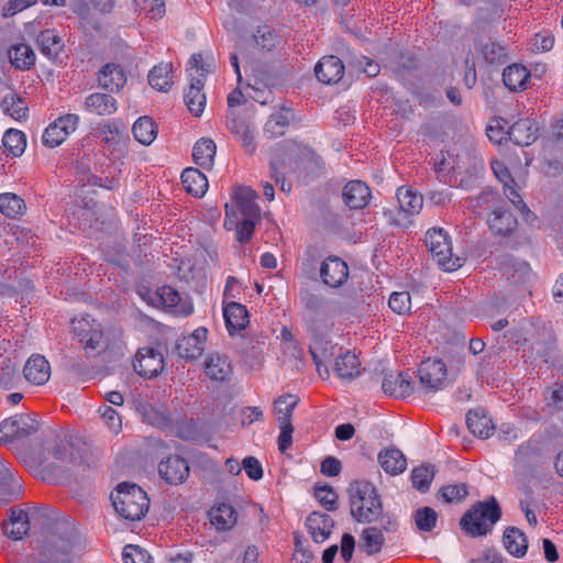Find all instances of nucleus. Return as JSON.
Here are the masks:
<instances>
[{
    "label": "nucleus",
    "mask_w": 563,
    "mask_h": 563,
    "mask_svg": "<svg viewBox=\"0 0 563 563\" xmlns=\"http://www.w3.org/2000/svg\"><path fill=\"white\" fill-rule=\"evenodd\" d=\"M351 516L360 523L380 522L386 532L395 531L396 520L383 514L376 487L367 481H355L349 487Z\"/></svg>",
    "instance_id": "f257e3e1"
},
{
    "label": "nucleus",
    "mask_w": 563,
    "mask_h": 563,
    "mask_svg": "<svg viewBox=\"0 0 563 563\" xmlns=\"http://www.w3.org/2000/svg\"><path fill=\"white\" fill-rule=\"evenodd\" d=\"M232 198L235 207L225 203L224 227L235 231V239L240 243H247L261 220V209L255 202L258 195L249 187H238Z\"/></svg>",
    "instance_id": "f03ea898"
},
{
    "label": "nucleus",
    "mask_w": 563,
    "mask_h": 563,
    "mask_svg": "<svg viewBox=\"0 0 563 563\" xmlns=\"http://www.w3.org/2000/svg\"><path fill=\"white\" fill-rule=\"evenodd\" d=\"M111 500L118 515L131 521L142 519L150 507L146 493L135 484H119L111 494Z\"/></svg>",
    "instance_id": "7ed1b4c3"
},
{
    "label": "nucleus",
    "mask_w": 563,
    "mask_h": 563,
    "mask_svg": "<svg viewBox=\"0 0 563 563\" xmlns=\"http://www.w3.org/2000/svg\"><path fill=\"white\" fill-rule=\"evenodd\" d=\"M76 554V542L65 523H56L45 534L41 555L47 563H70Z\"/></svg>",
    "instance_id": "20e7f679"
},
{
    "label": "nucleus",
    "mask_w": 563,
    "mask_h": 563,
    "mask_svg": "<svg viewBox=\"0 0 563 563\" xmlns=\"http://www.w3.org/2000/svg\"><path fill=\"white\" fill-rule=\"evenodd\" d=\"M500 518V509L494 498L474 505L461 518V528L471 537L486 536Z\"/></svg>",
    "instance_id": "39448f33"
},
{
    "label": "nucleus",
    "mask_w": 563,
    "mask_h": 563,
    "mask_svg": "<svg viewBox=\"0 0 563 563\" xmlns=\"http://www.w3.org/2000/svg\"><path fill=\"white\" fill-rule=\"evenodd\" d=\"M73 328L86 351H96L102 346V329L95 319L89 316L75 318Z\"/></svg>",
    "instance_id": "423d86ee"
},
{
    "label": "nucleus",
    "mask_w": 563,
    "mask_h": 563,
    "mask_svg": "<svg viewBox=\"0 0 563 563\" xmlns=\"http://www.w3.org/2000/svg\"><path fill=\"white\" fill-rule=\"evenodd\" d=\"M446 378V366L438 358H428L420 364V385L426 391L440 389Z\"/></svg>",
    "instance_id": "0eeeda50"
},
{
    "label": "nucleus",
    "mask_w": 563,
    "mask_h": 563,
    "mask_svg": "<svg viewBox=\"0 0 563 563\" xmlns=\"http://www.w3.org/2000/svg\"><path fill=\"white\" fill-rule=\"evenodd\" d=\"M133 367L139 375L152 378L164 369L163 355L152 347H142L135 355Z\"/></svg>",
    "instance_id": "6e6552de"
},
{
    "label": "nucleus",
    "mask_w": 563,
    "mask_h": 563,
    "mask_svg": "<svg viewBox=\"0 0 563 563\" xmlns=\"http://www.w3.org/2000/svg\"><path fill=\"white\" fill-rule=\"evenodd\" d=\"M188 462L179 455H170L161 461L158 473L161 477L170 485H179L189 476Z\"/></svg>",
    "instance_id": "1a4fd4ad"
},
{
    "label": "nucleus",
    "mask_w": 563,
    "mask_h": 563,
    "mask_svg": "<svg viewBox=\"0 0 563 563\" xmlns=\"http://www.w3.org/2000/svg\"><path fill=\"white\" fill-rule=\"evenodd\" d=\"M227 126L231 133L238 136L245 152L253 154L256 150V143L254 141L253 128L250 122L239 115L235 111H230L227 115Z\"/></svg>",
    "instance_id": "9d476101"
},
{
    "label": "nucleus",
    "mask_w": 563,
    "mask_h": 563,
    "mask_svg": "<svg viewBox=\"0 0 563 563\" xmlns=\"http://www.w3.org/2000/svg\"><path fill=\"white\" fill-rule=\"evenodd\" d=\"M314 75L322 84H336L344 76L343 62L333 55L324 56L314 66Z\"/></svg>",
    "instance_id": "9b49d317"
},
{
    "label": "nucleus",
    "mask_w": 563,
    "mask_h": 563,
    "mask_svg": "<svg viewBox=\"0 0 563 563\" xmlns=\"http://www.w3.org/2000/svg\"><path fill=\"white\" fill-rule=\"evenodd\" d=\"M320 276L324 284L330 287L341 286L349 276V268L344 261L330 256L323 261L320 268Z\"/></svg>",
    "instance_id": "f8f14e48"
},
{
    "label": "nucleus",
    "mask_w": 563,
    "mask_h": 563,
    "mask_svg": "<svg viewBox=\"0 0 563 563\" xmlns=\"http://www.w3.org/2000/svg\"><path fill=\"white\" fill-rule=\"evenodd\" d=\"M23 375L32 385H44L51 377V365L44 356L34 354L26 361Z\"/></svg>",
    "instance_id": "ddd939ff"
},
{
    "label": "nucleus",
    "mask_w": 563,
    "mask_h": 563,
    "mask_svg": "<svg viewBox=\"0 0 563 563\" xmlns=\"http://www.w3.org/2000/svg\"><path fill=\"white\" fill-rule=\"evenodd\" d=\"M538 125L529 118H522L516 121L507 134L509 139L519 146H528L538 139Z\"/></svg>",
    "instance_id": "4468645a"
},
{
    "label": "nucleus",
    "mask_w": 563,
    "mask_h": 563,
    "mask_svg": "<svg viewBox=\"0 0 563 563\" xmlns=\"http://www.w3.org/2000/svg\"><path fill=\"white\" fill-rule=\"evenodd\" d=\"M97 80L102 89L109 92H118L124 87L126 76L120 65L110 63L99 70Z\"/></svg>",
    "instance_id": "2eb2a0df"
},
{
    "label": "nucleus",
    "mask_w": 563,
    "mask_h": 563,
    "mask_svg": "<svg viewBox=\"0 0 563 563\" xmlns=\"http://www.w3.org/2000/svg\"><path fill=\"white\" fill-rule=\"evenodd\" d=\"M37 514V510H12L4 530L8 537L14 540H21L30 530V520Z\"/></svg>",
    "instance_id": "dca6fc26"
},
{
    "label": "nucleus",
    "mask_w": 563,
    "mask_h": 563,
    "mask_svg": "<svg viewBox=\"0 0 563 563\" xmlns=\"http://www.w3.org/2000/svg\"><path fill=\"white\" fill-rule=\"evenodd\" d=\"M342 197L350 209H363L369 202L371 190L365 183L352 180L344 186Z\"/></svg>",
    "instance_id": "f3484780"
},
{
    "label": "nucleus",
    "mask_w": 563,
    "mask_h": 563,
    "mask_svg": "<svg viewBox=\"0 0 563 563\" xmlns=\"http://www.w3.org/2000/svg\"><path fill=\"white\" fill-rule=\"evenodd\" d=\"M382 387L385 394L396 398H405L413 390L410 378L398 372L386 373Z\"/></svg>",
    "instance_id": "a211bd4d"
},
{
    "label": "nucleus",
    "mask_w": 563,
    "mask_h": 563,
    "mask_svg": "<svg viewBox=\"0 0 563 563\" xmlns=\"http://www.w3.org/2000/svg\"><path fill=\"white\" fill-rule=\"evenodd\" d=\"M210 523L219 531L231 530L238 522V512L232 505L220 503L209 510Z\"/></svg>",
    "instance_id": "6ab92c4d"
},
{
    "label": "nucleus",
    "mask_w": 563,
    "mask_h": 563,
    "mask_svg": "<svg viewBox=\"0 0 563 563\" xmlns=\"http://www.w3.org/2000/svg\"><path fill=\"white\" fill-rule=\"evenodd\" d=\"M179 292L170 286H162L151 297V303L173 313H188L179 307Z\"/></svg>",
    "instance_id": "aec40b11"
},
{
    "label": "nucleus",
    "mask_w": 563,
    "mask_h": 563,
    "mask_svg": "<svg viewBox=\"0 0 563 563\" xmlns=\"http://www.w3.org/2000/svg\"><path fill=\"white\" fill-rule=\"evenodd\" d=\"M306 526L313 541L322 543L331 534L333 520L329 515L316 511L307 518Z\"/></svg>",
    "instance_id": "412c9836"
},
{
    "label": "nucleus",
    "mask_w": 563,
    "mask_h": 563,
    "mask_svg": "<svg viewBox=\"0 0 563 563\" xmlns=\"http://www.w3.org/2000/svg\"><path fill=\"white\" fill-rule=\"evenodd\" d=\"M430 249L432 257L444 272H454L462 267L466 261L464 249Z\"/></svg>",
    "instance_id": "4be33fe9"
},
{
    "label": "nucleus",
    "mask_w": 563,
    "mask_h": 563,
    "mask_svg": "<svg viewBox=\"0 0 563 563\" xmlns=\"http://www.w3.org/2000/svg\"><path fill=\"white\" fill-rule=\"evenodd\" d=\"M223 317L229 332L242 330L249 323L246 307L235 301L223 303Z\"/></svg>",
    "instance_id": "5701e85b"
},
{
    "label": "nucleus",
    "mask_w": 563,
    "mask_h": 563,
    "mask_svg": "<svg viewBox=\"0 0 563 563\" xmlns=\"http://www.w3.org/2000/svg\"><path fill=\"white\" fill-rule=\"evenodd\" d=\"M490 230L497 235H508L517 227L516 217L503 207L496 208L488 219Z\"/></svg>",
    "instance_id": "b1692460"
},
{
    "label": "nucleus",
    "mask_w": 563,
    "mask_h": 563,
    "mask_svg": "<svg viewBox=\"0 0 563 563\" xmlns=\"http://www.w3.org/2000/svg\"><path fill=\"white\" fill-rule=\"evenodd\" d=\"M378 463L390 475L401 474L407 467V460L401 451L388 448L379 452Z\"/></svg>",
    "instance_id": "393cba45"
},
{
    "label": "nucleus",
    "mask_w": 563,
    "mask_h": 563,
    "mask_svg": "<svg viewBox=\"0 0 563 563\" xmlns=\"http://www.w3.org/2000/svg\"><path fill=\"white\" fill-rule=\"evenodd\" d=\"M85 108L98 115H111L117 111L118 102L109 93L96 92L86 98Z\"/></svg>",
    "instance_id": "a878e982"
},
{
    "label": "nucleus",
    "mask_w": 563,
    "mask_h": 563,
    "mask_svg": "<svg viewBox=\"0 0 563 563\" xmlns=\"http://www.w3.org/2000/svg\"><path fill=\"white\" fill-rule=\"evenodd\" d=\"M530 71L521 64L507 66L503 71V81L511 91H519L527 88Z\"/></svg>",
    "instance_id": "bb28decb"
},
{
    "label": "nucleus",
    "mask_w": 563,
    "mask_h": 563,
    "mask_svg": "<svg viewBox=\"0 0 563 563\" xmlns=\"http://www.w3.org/2000/svg\"><path fill=\"white\" fill-rule=\"evenodd\" d=\"M181 183L185 190L195 197H202L208 189V179L198 168H186L181 174Z\"/></svg>",
    "instance_id": "cd10ccee"
},
{
    "label": "nucleus",
    "mask_w": 563,
    "mask_h": 563,
    "mask_svg": "<svg viewBox=\"0 0 563 563\" xmlns=\"http://www.w3.org/2000/svg\"><path fill=\"white\" fill-rule=\"evenodd\" d=\"M205 371L210 379L225 380L230 377L232 367L225 356L214 353L206 358Z\"/></svg>",
    "instance_id": "c85d7f7f"
},
{
    "label": "nucleus",
    "mask_w": 563,
    "mask_h": 563,
    "mask_svg": "<svg viewBox=\"0 0 563 563\" xmlns=\"http://www.w3.org/2000/svg\"><path fill=\"white\" fill-rule=\"evenodd\" d=\"M384 528L368 527L360 536V548L367 555H374L382 551L385 543Z\"/></svg>",
    "instance_id": "c756f323"
},
{
    "label": "nucleus",
    "mask_w": 563,
    "mask_h": 563,
    "mask_svg": "<svg viewBox=\"0 0 563 563\" xmlns=\"http://www.w3.org/2000/svg\"><path fill=\"white\" fill-rule=\"evenodd\" d=\"M466 424L474 435L482 439L489 438L494 430L492 419L482 410H470L466 416Z\"/></svg>",
    "instance_id": "7c9ffc66"
},
{
    "label": "nucleus",
    "mask_w": 563,
    "mask_h": 563,
    "mask_svg": "<svg viewBox=\"0 0 563 563\" xmlns=\"http://www.w3.org/2000/svg\"><path fill=\"white\" fill-rule=\"evenodd\" d=\"M203 80L194 78L188 91L185 95V103L188 110L196 117H199L206 106V96L202 93Z\"/></svg>",
    "instance_id": "2f4dec72"
},
{
    "label": "nucleus",
    "mask_w": 563,
    "mask_h": 563,
    "mask_svg": "<svg viewBox=\"0 0 563 563\" xmlns=\"http://www.w3.org/2000/svg\"><path fill=\"white\" fill-rule=\"evenodd\" d=\"M41 53L48 58H56L62 52L64 44L54 30L42 31L36 38Z\"/></svg>",
    "instance_id": "473e14b6"
},
{
    "label": "nucleus",
    "mask_w": 563,
    "mask_h": 563,
    "mask_svg": "<svg viewBox=\"0 0 563 563\" xmlns=\"http://www.w3.org/2000/svg\"><path fill=\"white\" fill-rule=\"evenodd\" d=\"M506 550L516 558H522L527 553L528 541L525 533L517 528H508L504 533Z\"/></svg>",
    "instance_id": "72a5a7b5"
},
{
    "label": "nucleus",
    "mask_w": 563,
    "mask_h": 563,
    "mask_svg": "<svg viewBox=\"0 0 563 563\" xmlns=\"http://www.w3.org/2000/svg\"><path fill=\"white\" fill-rule=\"evenodd\" d=\"M476 49L481 53L487 64L500 65L506 63L508 59L506 46L492 40L485 43H478L476 45Z\"/></svg>",
    "instance_id": "f704fd0d"
},
{
    "label": "nucleus",
    "mask_w": 563,
    "mask_h": 563,
    "mask_svg": "<svg viewBox=\"0 0 563 563\" xmlns=\"http://www.w3.org/2000/svg\"><path fill=\"white\" fill-rule=\"evenodd\" d=\"M172 73L173 65L170 63H162L150 71L148 84L158 91L167 92L173 85L170 79Z\"/></svg>",
    "instance_id": "c9c22d12"
},
{
    "label": "nucleus",
    "mask_w": 563,
    "mask_h": 563,
    "mask_svg": "<svg viewBox=\"0 0 563 563\" xmlns=\"http://www.w3.org/2000/svg\"><path fill=\"white\" fill-rule=\"evenodd\" d=\"M217 145L211 139L199 140L192 150V157L197 165L210 168L213 164Z\"/></svg>",
    "instance_id": "e433bc0d"
},
{
    "label": "nucleus",
    "mask_w": 563,
    "mask_h": 563,
    "mask_svg": "<svg viewBox=\"0 0 563 563\" xmlns=\"http://www.w3.org/2000/svg\"><path fill=\"white\" fill-rule=\"evenodd\" d=\"M133 135L143 145H150L157 136V125L150 117H141L132 128Z\"/></svg>",
    "instance_id": "4c0bfd02"
},
{
    "label": "nucleus",
    "mask_w": 563,
    "mask_h": 563,
    "mask_svg": "<svg viewBox=\"0 0 563 563\" xmlns=\"http://www.w3.org/2000/svg\"><path fill=\"white\" fill-rule=\"evenodd\" d=\"M334 371L342 379H352L360 373V361L351 352H345L335 360Z\"/></svg>",
    "instance_id": "58836bf2"
},
{
    "label": "nucleus",
    "mask_w": 563,
    "mask_h": 563,
    "mask_svg": "<svg viewBox=\"0 0 563 563\" xmlns=\"http://www.w3.org/2000/svg\"><path fill=\"white\" fill-rule=\"evenodd\" d=\"M8 55L11 64L18 69H29L35 63V54L26 44L12 46Z\"/></svg>",
    "instance_id": "ea45409f"
},
{
    "label": "nucleus",
    "mask_w": 563,
    "mask_h": 563,
    "mask_svg": "<svg viewBox=\"0 0 563 563\" xmlns=\"http://www.w3.org/2000/svg\"><path fill=\"white\" fill-rule=\"evenodd\" d=\"M397 199L400 208L409 214L419 213L423 205L422 195L412 191L410 188L400 187L397 190Z\"/></svg>",
    "instance_id": "a19ab883"
},
{
    "label": "nucleus",
    "mask_w": 563,
    "mask_h": 563,
    "mask_svg": "<svg viewBox=\"0 0 563 563\" xmlns=\"http://www.w3.org/2000/svg\"><path fill=\"white\" fill-rule=\"evenodd\" d=\"M26 209L24 200L15 194L5 192L0 195V212L8 218H16Z\"/></svg>",
    "instance_id": "79ce46f5"
},
{
    "label": "nucleus",
    "mask_w": 563,
    "mask_h": 563,
    "mask_svg": "<svg viewBox=\"0 0 563 563\" xmlns=\"http://www.w3.org/2000/svg\"><path fill=\"white\" fill-rule=\"evenodd\" d=\"M297 404L298 398L294 395L280 396L275 400V413L279 424H291L292 411Z\"/></svg>",
    "instance_id": "37998d69"
},
{
    "label": "nucleus",
    "mask_w": 563,
    "mask_h": 563,
    "mask_svg": "<svg viewBox=\"0 0 563 563\" xmlns=\"http://www.w3.org/2000/svg\"><path fill=\"white\" fill-rule=\"evenodd\" d=\"M2 143L5 150L15 157L22 155L26 146L24 133L14 129H10L4 133Z\"/></svg>",
    "instance_id": "c03bdc74"
},
{
    "label": "nucleus",
    "mask_w": 563,
    "mask_h": 563,
    "mask_svg": "<svg viewBox=\"0 0 563 563\" xmlns=\"http://www.w3.org/2000/svg\"><path fill=\"white\" fill-rule=\"evenodd\" d=\"M2 109L15 120L25 119L27 115V106L24 100L16 95L4 97L1 102Z\"/></svg>",
    "instance_id": "a18cd8bd"
},
{
    "label": "nucleus",
    "mask_w": 563,
    "mask_h": 563,
    "mask_svg": "<svg viewBox=\"0 0 563 563\" xmlns=\"http://www.w3.org/2000/svg\"><path fill=\"white\" fill-rule=\"evenodd\" d=\"M434 477V470L432 466L429 465H421L419 467H416L411 472V482L412 486L420 490V492H427L433 481Z\"/></svg>",
    "instance_id": "49530a36"
},
{
    "label": "nucleus",
    "mask_w": 563,
    "mask_h": 563,
    "mask_svg": "<svg viewBox=\"0 0 563 563\" xmlns=\"http://www.w3.org/2000/svg\"><path fill=\"white\" fill-rule=\"evenodd\" d=\"M78 172L80 174L79 181L82 186L91 185L108 189H113L117 186V181L114 179H109L108 177L102 179L101 177L93 175L90 168L84 163L78 165Z\"/></svg>",
    "instance_id": "de8ad7c7"
},
{
    "label": "nucleus",
    "mask_w": 563,
    "mask_h": 563,
    "mask_svg": "<svg viewBox=\"0 0 563 563\" xmlns=\"http://www.w3.org/2000/svg\"><path fill=\"white\" fill-rule=\"evenodd\" d=\"M169 251L170 262L168 263V266L176 272L179 278L186 279L194 271L195 263L190 258H185L179 251L174 252V249H169Z\"/></svg>",
    "instance_id": "09e8293b"
},
{
    "label": "nucleus",
    "mask_w": 563,
    "mask_h": 563,
    "mask_svg": "<svg viewBox=\"0 0 563 563\" xmlns=\"http://www.w3.org/2000/svg\"><path fill=\"white\" fill-rule=\"evenodd\" d=\"M252 41L262 49L272 51L277 45L278 37L268 25H262L252 35Z\"/></svg>",
    "instance_id": "8fccbe9b"
},
{
    "label": "nucleus",
    "mask_w": 563,
    "mask_h": 563,
    "mask_svg": "<svg viewBox=\"0 0 563 563\" xmlns=\"http://www.w3.org/2000/svg\"><path fill=\"white\" fill-rule=\"evenodd\" d=\"M413 519L420 531L430 532L435 528L438 515L430 507H422L416 510Z\"/></svg>",
    "instance_id": "3c124183"
},
{
    "label": "nucleus",
    "mask_w": 563,
    "mask_h": 563,
    "mask_svg": "<svg viewBox=\"0 0 563 563\" xmlns=\"http://www.w3.org/2000/svg\"><path fill=\"white\" fill-rule=\"evenodd\" d=\"M15 433L18 439L30 437L38 430V421L29 415L13 416Z\"/></svg>",
    "instance_id": "603ef678"
},
{
    "label": "nucleus",
    "mask_w": 563,
    "mask_h": 563,
    "mask_svg": "<svg viewBox=\"0 0 563 563\" xmlns=\"http://www.w3.org/2000/svg\"><path fill=\"white\" fill-rule=\"evenodd\" d=\"M288 117L282 112L273 113L265 123L264 131L272 137L282 136L285 134V129L288 126Z\"/></svg>",
    "instance_id": "864d4df0"
},
{
    "label": "nucleus",
    "mask_w": 563,
    "mask_h": 563,
    "mask_svg": "<svg viewBox=\"0 0 563 563\" xmlns=\"http://www.w3.org/2000/svg\"><path fill=\"white\" fill-rule=\"evenodd\" d=\"M98 412L106 424V427L112 433H119L122 428V419L115 409L108 405L100 406Z\"/></svg>",
    "instance_id": "5fc2aeb1"
},
{
    "label": "nucleus",
    "mask_w": 563,
    "mask_h": 563,
    "mask_svg": "<svg viewBox=\"0 0 563 563\" xmlns=\"http://www.w3.org/2000/svg\"><path fill=\"white\" fill-rule=\"evenodd\" d=\"M347 224L349 220L338 214L333 216L331 221L329 222V225L332 228V230L335 233L343 235L347 243L356 244L362 242L360 240V235H357L355 232H350Z\"/></svg>",
    "instance_id": "6e6d98bb"
},
{
    "label": "nucleus",
    "mask_w": 563,
    "mask_h": 563,
    "mask_svg": "<svg viewBox=\"0 0 563 563\" xmlns=\"http://www.w3.org/2000/svg\"><path fill=\"white\" fill-rule=\"evenodd\" d=\"M10 232L13 238V241H11V243L30 246H36L37 244V235L33 233L32 230L29 228L15 224L11 227Z\"/></svg>",
    "instance_id": "4d7b16f0"
},
{
    "label": "nucleus",
    "mask_w": 563,
    "mask_h": 563,
    "mask_svg": "<svg viewBox=\"0 0 563 563\" xmlns=\"http://www.w3.org/2000/svg\"><path fill=\"white\" fill-rule=\"evenodd\" d=\"M314 496L318 501L329 511L338 508V495L330 486H317L314 488Z\"/></svg>",
    "instance_id": "13d9d810"
},
{
    "label": "nucleus",
    "mask_w": 563,
    "mask_h": 563,
    "mask_svg": "<svg viewBox=\"0 0 563 563\" xmlns=\"http://www.w3.org/2000/svg\"><path fill=\"white\" fill-rule=\"evenodd\" d=\"M388 305L390 309L398 313L405 314L411 309V298L407 291H395L390 295Z\"/></svg>",
    "instance_id": "bf43d9fd"
},
{
    "label": "nucleus",
    "mask_w": 563,
    "mask_h": 563,
    "mask_svg": "<svg viewBox=\"0 0 563 563\" xmlns=\"http://www.w3.org/2000/svg\"><path fill=\"white\" fill-rule=\"evenodd\" d=\"M426 246L452 245V239L446 230L434 227L427 231L424 238Z\"/></svg>",
    "instance_id": "052dcab7"
},
{
    "label": "nucleus",
    "mask_w": 563,
    "mask_h": 563,
    "mask_svg": "<svg viewBox=\"0 0 563 563\" xmlns=\"http://www.w3.org/2000/svg\"><path fill=\"white\" fill-rule=\"evenodd\" d=\"M63 129L56 121L49 124L43 133V144L52 148L62 144L67 137Z\"/></svg>",
    "instance_id": "680f3d73"
},
{
    "label": "nucleus",
    "mask_w": 563,
    "mask_h": 563,
    "mask_svg": "<svg viewBox=\"0 0 563 563\" xmlns=\"http://www.w3.org/2000/svg\"><path fill=\"white\" fill-rule=\"evenodd\" d=\"M150 555L139 545L128 544L122 551L124 563H150Z\"/></svg>",
    "instance_id": "e2e57ef3"
},
{
    "label": "nucleus",
    "mask_w": 563,
    "mask_h": 563,
    "mask_svg": "<svg viewBox=\"0 0 563 563\" xmlns=\"http://www.w3.org/2000/svg\"><path fill=\"white\" fill-rule=\"evenodd\" d=\"M477 82V74L475 68V59L473 53L470 51L464 59V76L463 84L467 89H472Z\"/></svg>",
    "instance_id": "0e129e2a"
},
{
    "label": "nucleus",
    "mask_w": 563,
    "mask_h": 563,
    "mask_svg": "<svg viewBox=\"0 0 563 563\" xmlns=\"http://www.w3.org/2000/svg\"><path fill=\"white\" fill-rule=\"evenodd\" d=\"M467 495L464 484L449 485L442 488L441 496L446 503H459Z\"/></svg>",
    "instance_id": "69168bd1"
},
{
    "label": "nucleus",
    "mask_w": 563,
    "mask_h": 563,
    "mask_svg": "<svg viewBox=\"0 0 563 563\" xmlns=\"http://www.w3.org/2000/svg\"><path fill=\"white\" fill-rule=\"evenodd\" d=\"M142 10L146 11L151 19L157 20L165 14L164 0H136Z\"/></svg>",
    "instance_id": "338daca9"
},
{
    "label": "nucleus",
    "mask_w": 563,
    "mask_h": 563,
    "mask_svg": "<svg viewBox=\"0 0 563 563\" xmlns=\"http://www.w3.org/2000/svg\"><path fill=\"white\" fill-rule=\"evenodd\" d=\"M242 468L252 481H260L263 477V467L261 462L254 456H246L242 460Z\"/></svg>",
    "instance_id": "774afa93"
}]
</instances>
